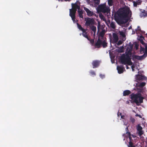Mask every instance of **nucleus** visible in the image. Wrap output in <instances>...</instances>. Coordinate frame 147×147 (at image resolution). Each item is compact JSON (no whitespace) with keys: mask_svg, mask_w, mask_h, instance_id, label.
I'll return each instance as SVG.
<instances>
[{"mask_svg":"<svg viewBox=\"0 0 147 147\" xmlns=\"http://www.w3.org/2000/svg\"><path fill=\"white\" fill-rule=\"evenodd\" d=\"M123 41L121 40H119L117 42V45H119L123 43Z\"/></svg>","mask_w":147,"mask_h":147,"instance_id":"ea45409f","label":"nucleus"},{"mask_svg":"<svg viewBox=\"0 0 147 147\" xmlns=\"http://www.w3.org/2000/svg\"><path fill=\"white\" fill-rule=\"evenodd\" d=\"M132 48H133V45H130L127 47V49L128 50H131V51H132Z\"/></svg>","mask_w":147,"mask_h":147,"instance_id":"473e14b6","label":"nucleus"},{"mask_svg":"<svg viewBox=\"0 0 147 147\" xmlns=\"http://www.w3.org/2000/svg\"><path fill=\"white\" fill-rule=\"evenodd\" d=\"M146 142L147 143V139H146Z\"/></svg>","mask_w":147,"mask_h":147,"instance_id":"052dcab7","label":"nucleus"},{"mask_svg":"<svg viewBox=\"0 0 147 147\" xmlns=\"http://www.w3.org/2000/svg\"><path fill=\"white\" fill-rule=\"evenodd\" d=\"M136 116H139L140 117H141V116H140V115H138V114H137L136 115Z\"/></svg>","mask_w":147,"mask_h":147,"instance_id":"603ef678","label":"nucleus"},{"mask_svg":"<svg viewBox=\"0 0 147 147\" xmlns=\"http://www.w3.org/2000/svg\"><path fill=\"white\" fill-rule=\"evenodd\" d=\"M130 13H131V11L129 7H127L119 9L114 13V19L118 24H123L126 22H125L124 21L128 17Z\"/></svg>","mask_w":147,"mask_h":147,"instance_id":"f257e3e1","label":"nucleus"},{"mask_svg":"<svg viewBox=\"0 0 147 147\" xmlns=\"http://www.w3.org/2000/svg\"><path fill=\"white\" fill-rule=\"evenodd\" d=\"M85 20L86 21L85 25L86 26H89L94 24V20L93 18H85Z\"/></svg>","mask_w":147,"mask_h":147,"instance_id":"423d86ee","label":"nucleus"},{"mask_svg":"<svg viewBox=\"0 0 147 147\" xmlns=\"http://www.w3.org/2000/svg\"><path fill=\"white\" fill-rule=\"evenodd\" d=\"M141 37H142L143 38H144L142 36H141Z\"/></svg>","mask_w":147,"mask_h":147,"instance_id":"e2e57ef3","label":"nucleus"},{"mask_svg":"<svg viewBox=\"0 0 147 147\" xmlns=\"http://www.w3.org/2000/svg\"><path fill=\"white\" fill-rule=\"evenodd\" d=\"M126 134H127V135L129 137V136H131V134L130 132H127Z\"/></svg>","mask_w":147,"mask_h":147,"instance_id":"de8ad7c7","label":"nucleus"},{"mask_svg":"<svg viewBox=\"0 0 147 147\" xmlns=\"http://www.w3.org/2000/svg\"><path fill=\"white\" fill-rule=\"evenodd\" d=\"M106 32L105 30H102L101 32H100L99 34V36L102 37H103Z\"/></svg>","mask_w":147,"mask_h":147,"instance_id":"a211bd4d","label":"nucleus"},{"mask_svg":"<svg viewBox=\"0 0 147 147\" xmlns=\"http://www.w3.org/2000/svg\"><path fill=\"white\" fill-rule=\"evenodd\" d=\"M128 147H136L135 146L133 145V144L132 142L129 141V144L128 145Z\"/></svg>","mask_w":147,"mask_h":147,"instance_id":"c85d7f7f","label":"nucleus"},{"mask_svg":"<svg viewBox=\"0 0 147 147\" xmlns=\"http://www.w3.org/2000/svg\"><path fill=\"white\" fill-rule=\"evenodd\" d=\"M128 1H131L132 0H128Z\"/></svg>","mask_w":147,"mask_h":147,"instance_id":"13d9d810","label":"nucleus"},{"mask_svg":"<svg viewBox=\"0 0 147 147\" xmlns=\"http://www.w3.org/2000/svg\"><path fill=\"white\" fill-rule=\"evenodd\" d=\"M130 98L134 100V102L137 104L140 103H142L143 102L144 98L142 96L140 93H138L136 94L132 93L130 95Z\"/></svg>","mask_w":147,"mask_h":147,"instance_id":"7ed1b4c3","label":"nucleus"},{"mask_svg":"<svg viewBox=\"0 0 147 147\" xmlns=\"http://www.w3.org/2000/svg\"><path fill=\"white\" fill-rule=\"evenodd\" d=\"M95 5H98L100 3V0H94Z\"/></svg>","mask_w":147,"mask_h":147,"instance_id":"2f4dec72","label":"nucleus"},{"mask_svg":"<svg viewBox=\"0 0 147 147\" xmlns=\"http://www.w3.org/2000/svg\"><path fill=\"white\" fill-rule=\"evenodd\" d=\"M131 93V91L129 90H126L123 92V95L124 96H128Z\"/></svg>","mask_w":147,"mask_h":147,"instance_id":"dca6fc26","label":"nucleus"},{"mask_svg":"<svg viewBox=\"0 0 147 147\" xmlns=\"http://www.w3.org/2000/svg\"><path fill=\"white\" fill-rule=\"evenodd\" d=\"M130 120L133 123H134L135 121V119L134 118H132V117H131L130 118Z\"/></svg>","mask_w":147,"mask_h":147,"instance_id":"a19ab883","label":"nucleus"},{"mask_svg":"<svg viewBox=\"0 0 147 147\" xmlns=\"http://www.w3.org/2000/svg\"><path fill=\"white\" fill-rule=\"evenodd\" d=\"M78 12L79 17L80 18H83V15H82L83 13V12L82 11L79 10Z\"/></svg>","mask_w":147,"mask_h":147,"instance_id":"6ab92c4d","label":"nucleus"},{"mask_svg":"<svg viewBox=\"0 0 147 147\" xmlns=\"http://www.w3.org/2000/svg\"><path fill=\"white\" fill-rule=\"evenodd\" d=\"M72 8L71 9H69V16L71 18L72 20L74 23H75L76 22H77L78 21V20H75L76 16L75 14L76 13L77 9L79 10L80 9V6L78 5L77 2L75 3H72L71 4Z\"/></svg>","mask_w":147,"mask_h":147,"instance_id":"f03ea898","label":"nucleus"},{"mask_svg":"<svg viewBox=\"0 0 147 147\" xmlns=\"http://www.w3.org/2000/svg\"><path fill=\"white\" fill-rule=\"evenodd\" d=\"M123 49L124 47L123 46H122L119 48V49L118 50V51L119 53H123L124 52Z\"/></svg>","mask_w":147,"mask_h":147,"instance_id":"5701e85b","label":"nucleus"},{"mask_svg":"<svg viewBox=\"0 0 147 147\" xmlns=\"http://www.w3.org/2000/svg\"><path fill=\"white\" fill-rule=\"evenodd\" d=\"M142 127L140 125H138L137 127V129L138 131L142 130Z\"/></svg>","mask_w":147,"mask_h":147,"instance_id":"c9c22d12","label":"nucleus"},{"mask_svg":"<svg viewBox=\"0 0 147 147\" xmlns=\"http://www.w3.org/2000/svg\"><path fill=\"white\" fill-rule=\"evenodd\" d=\"M132 70L133 71H134V68H132Z\"/></svg>","mask_w":147,"mask_h":147,"instance_id":"bf43d9fd","label":"nucleus"},{"mask_svg":"<svg viewBox=\"0 0 147 147\" xmlns=\"http://www.w3.org/2000/svg\"><path fill=\"white\" fill-rule=\"evenodd\" d=\"M77 26L78 28L79 29H80V30L82 31L83 30H84L81 26V25L79 24L78 23H77Z\"/></svg>","mask_w":147,"mask_h":147,"instance_id":"4be33fe9","label":"nucleus"},{"mask_svg":"<svg viewBox=\"0 0 147 147\" xmlns=\"http://www.w3.org/2000/svg\"><path fill=\"white\" fill-rule=\"evenodd\" d=\"M100 61L98 60H95L92 61V64L93 68L97 67L100 65Z\"/></svg>","mask_w":147,"mask_h":147,"instance_id":"6e6552de","label":"nucleus"},{"mask_svg":"<svg viewBox=\"0 0 147 147\" xmlns=\"http://www.w3.org/2000/svg\"><path fill=\"white\" fill-rule=\"evenodd\" d=\"M136 76V79L138 81L143 80H146L147 79L146 77L143 75H140V74L137 75Z\"/></svg>","mask_w":147,"mask_h":147,"instance_id":"0eeeda50","label":"nucleus"},{"mask_svg":"<svg viewBox=\"0 0 147 147\" xmlns=\"http://www.w3.org/2000/svg\"><path fill=\"white\" fill-rule=\"evenodd\" d=\"M144 53L143 55L142 56V57H145L147 56V50H144Z\"/></svg>","mask_w":147,"mask_h":147,"instance_id":"72a5a7b5","label":"nucleus"},{"mask_svg":"<svg viewBox=\"0 0 147 147\" xmlns=\"http://www.w3.org/2000/svg\"><path fill=\"white\" fill-rule=\"evenodd\" d=\"M121 113H120V115H121Z\"/></svg>","mask_w":147,"mask_h":147,"instance_id":"680f3d73","label":"nucleus"},{"mask_svg":"<svg viewBox=\"0 0 147 147\" xmlns=\"http://www.w3.org/2000/svg\"><path fill=\"white\" fill-rule=\"evenodd\" d=\"M124 69V67L122 66H117V69L119 74L122 73L123 72Z\"/></svg>","mask_w":147,"mask_h":147,"instance_id":"ddd939ff","label":"nucleus"},{"mask_svg":"<svg viewBox=\"0 0 147 147\" xmlns=\"http://www.w3.org/2000/svg\"><path fill=\"white\" fill-rule=\"evenodd\" d=\"M102 41L99 38H98V39L96 42L94 46L96 47L99 48L100 47L101 45H102Z\"/></svg>","mask_w":147,"mask_h":147,"instance_id":"9b49d317","label":"nucleus"},{"mask_svg":"<svg viewBox=\"0 0 147 147\" xmlns=\"http://www.w3.org/2000/svg\"><path fill=\"white\" fill-rule=\"evenodd\" d=\"M138 134L140 136L144 134V132L142 130H140L138 131Z\"/></svg>","mask_w":147,"mask_h":147,"instance_id":"e433bc0d","label":"nucleus"},{"mask_svg":"<svg viewBox=\"0 0 147 147\" xmlns=\"http://www.w3.org/2000/svg\"><path fill=\"white\" fill-rule=\"evenodd\" d=\"M90 29L93 31L94 32V33L96 32V26H92L90 27Z\"/></svg>","mask_w":147,"mask_h":147,"instance_id":"412c9836","label":"nucleus"},{"mask_svg":"<svg viewBox=\"0 0 147 147\" xmlns=\"http://www.w3.org/2000/svg\"><path fill=\"white\" fill-rule=\"evenodd\" d=\"M133 3L134 6L135 7H137V5H139L141 4V2L140 1V2H138V3L135 1H133Z\"/></svg>","mask_w":147,"mask_h":147,"instance_id":"a878e982","label":"nucleus"},{"mask_svg":"<svg viewBox=\"0 0 147 147\" xmlns=\"http://www.w3.org/2000/svg\"><path fill=\"white\" fill-rule=\"evenodd\" d=\"M102 44L103 48H105L107 46V43L104 40L102 41Z\"/></svg>","mask_w":147,"mask_h":147,"instance_id":"cd10ccee","label":"nucleus"},{"mask_svg":"<svg viewBox=\"0 0 147 147\" xmlns=\"http://www.w3.org/2000/svg\"><path fill=\"white\" fill-rule=\"evenodd\" d=\"M65 1H71V0H64Z\"/></svg>","mask_w":147,"mask_h":147,"instance_id":"3c124183","label":"nucleus"},{"mask_svg":"<svg viewBox=\"0 0 147 147\" xmlns=\"http://www.w3.org/2000/svg\"><path fill=\"white\" fill-rule=\"evenodd\" d=\"M84 9L86 12L87 15L89 16H91L93 15V12L92 11H90L88 8L84 7Z\"/></svg>","mask_w":147,"mask_h":147,"instance_id":"9d476101","label":"nucleus"},{"mask_svg":"<svg viewBox=\"0 0 147 147\" xmlns=\"http://www.w3.org/2000/svg\"><path fill=\"white\" fill-rule=\"evenodd\" d=\"M85 38H86L88 40H90V37H88V36H85Z\"/></svg>","mask_w":147,"mask_h":147,"instance_id":"a18cd8bd","label":"nucleus"},{"mask_svg":"<svg viewBox=\"0 0 147 147\" xmlns=\"http://www.w3.org/2000/svg\"><path fill=\"white\" fill-rule=\"evenodd\" d=\"M115 23L114 22H112L110 24V27L112 29H114L116 27L115 25Z\"/></svg>","mask_w":147,"mask_h":147,"instance_id":"aec40b11","label":"nucleus"},{"mask_svg":"<svg viewBox=\"0 0 147 147\" xmlns=\"http://www.w3.org/2000/svg\"><path fill=\"white\" fill-rule=\"evenodd\" d=\"M119 33L120 36H122L123 38H125V33L123 31H119Z\"/></svg>","mask_w":147,"mask_h":147,"instance_id":"393cba45","label":"nucleus"},{"mask_svg":"<svg viewBox=\"0 0 147 147\" xmlns=\"http://www.w3.org/2000/svg\"><path fill=\"white\" fill-rule=\"evenodd\" d=\"M146 16L147 14L144 10L143 11H141L140 15V16L141 18L145 17Z\"/></svg>","mask_w":147,"mask_h":147,"instance_id":"f3484780","label":"nucleus"},{"mask_svg":"<svg viewBox=\"0 0 147 147\" xmlns=\"http://www.w3.org/2000/svg\"><path fill=\"white\" fill-rule=\"evenodd\" d=\"M82 35L83 36L85 37V36H87V32L86 31V30L84 29V30H83L82 31Z\"/></svg>","mask_w":147,"mask_h":147,"instance_id":"bb28decb","label":"nucleus"},{"mask_svg":"<svg viewBox=\"0 0 147 147\" xmlns=\"http://www.w3.org/2000/svg\"><path fill=\"white\" fill-rule=\"evenodd\" d=\"M100 78L102 79L105 77V76L104 75H102V74H100Z\"/></svg>","mask_w":147,"mask_h":147,"instance_id":"c03bdc74","label":"nucleus"},{"mask_svg":"<svg viewBox=\"0 0 147 147\" xmlns=\"http://www.w3.org/2000/svg\"><path fill=\"white\" fill-rule=\"evenodd\" d=\"M139 46V45L137 43H136L135 45V48L136 50H137L138 49Z\"/></svg>","mask_w":147,"mask_h":147,"instance_id":"79ce46f5","label":"nucleus"},{"mask_svg":"<svg viewBox=\"0 0 147 147\" xmlns=\"http://www.w3.org/2000/svg\"><path fill=\"white\" fill-rule=\"evenodd\" d=\"M108 4L109 6H112L113 4V0H108Z\"/></svg>","mask_w":147,"mask_h":147,"instance_id":"c756f323","label":"nucleus"},{"mask_svg":"<svg viewBox=\"0 0 147 147\" xmlns=\"http://www.w3.org/2000/svg\"><path fill=\"white\" fill-rule=\"evenodd\" d=\"M146 84L145 82H141L138 85V86L140 88H143L146 85Z\"/></svg>","mask_w":147,"mask_h":147,"instance_id":"b1692460","label":"nucleus"},{"mask_svg":"<svg viewBox=\"0 0 147 147\" xmlns=\"http://www.w3.org/2000/svg\"><path fill=\"white\" fill-rule=\"evenodd\" d=\"M131 58L127 55H125V54H123L120 58L121 63L124 65L127 64L130 65H132L133 63L131 61Z\"/></svg>","mask_w":147,"mask_h":147,"instance_id":"20e7f679","label":"nucleus"},{"mask_svg":"<svg viewBox=\"0 0 147 147\" xmlns=\"http://www.w3.org/2000/svg\"><path fill=\"white\" fill-rule=\"evenodd\" d=\"M138 31H139L140 32H141V30L139 26H138L137 30H136V32L137 33L138 32Z\"/></svg>","mask_w":147,"mask_h":147,"instance_id":"4c0bfd02","label":"nucleus"},{"mask_svg":"<svg viewBox=\"0 0 147 147\" xmlns=\"http://www.w3.org/2000/svg\"><path fill=\"white\" fill-rule=\"evenodd\" d=\"M141 43L143 45H144L145 49L144 50H147V44H145L143 41L141 42Z\"/></svg>","mask_w":147,"mask_h":147,"instance_id":"58836bf2","label":"nucleus"},{"mask_svg":"<svg viewBox=\"0 0 147 147\" xmlns=\"http://www.w3.org/2000/svg\"><path fill=\"white\" fill-rule=\"evenodd\" d=\"M90 42L92 44H93L94 42V39H91L89 40Z\"/></svg>","mask_w":147,"mask_h":147,"instance_id":"37998d69","label":"nucleus"},{"mask_svg":"<svg viewBox=\"0 0 147 147\" xmlns=\"http://www.w3.org/2000/svg\"><path fill=\"white\" fill-rule=\"evenodd\" d=\"M103 16L102 14L99 15V17L100 18H101L102 17H103Z\"/></svg>","mask_w":147,"mask_h":147,"instance_id":"8fccbe9b","label":"nucleus"},{"mask_svg":"<svg viewBox=\"0 0 147 147\" xmlns=\"http://www.w3.org/2000/svg\"><path fill=\"white\" fill-rule=\"evenodd\" d=\"M98 25L97 26V31L98 32H99L100 30H105L104 29L105 27V25H101L99 22H98Z\"/></svg>","mask_w":147,"mask_h":147,"instance_id":"f8f14e48","label":"nucleus"},{"mask_svg":"<svg viewBox=\"0 0 147 147\" xmlns=\"http://www.w3.org/2000/svg\"><path fill=\"white\" fill-rule=\"evenodd\" d=\"M127 69H128V67H127Z\"/></svg>","mask_w":147,"mask_h":147,"instance_id":"0e129e2a","label":"nucleus"},{"mask_svg":"<svg viewBox=\"0 0 147 147\" xmlns=\"http://www.w3.org/2000/svg\"><path fill=\"white\" fill-rule=\"evenodd\" d=\"M141 72V71H139L138 72V73L139 74H141V72Z\"/></svg>","mask_w":147,"mask_h":147,"instance_id":"6e6d98bb","label":"nucleus"},{"mask_svg":"<svg viewBox=\"0 0 147 147\" xmlns=\"http://www.w3.org/2000/svg\"><path fill=\"white\" fill-rule=\"evenodd\" d=\"M90 74L93 76H94L96 75V73L93 70H91L90 71Z\"/></svg>","mask_w":147,"mask_h":147,"instance_id":"f704fd0d","label":"nucleus"},{"mask_svg":"<svg viewBox=\"0 0 147 147\" xmlns=\"http://www.w3.org/2000/svg\"><path fill=\"white\" fill-rule=\"evenodd\" d=\"M129 141L132 142V138L131 136H129Z\"/></svg>","mask_w":147,"mask_h":147,"instance_id":"49530a36","label":"nucleus"},{"mask_svg":"<svg viewBox=\"0 0 147 147\" xmlns=\"http://www.w3.org/2000/svg\"><path fill=\"white\" fill-rule=\"evenodd\" d=\"M126 52L125 54V55L126 56L127 55L129 57H130L131 58V56H132V51L129 50H127L126 49Z\"/></svg>","mask_w":147,"mask_h":147,"instance_id":"2eb2a0df","label":"nucleus"},{"mask_svg":"<svg viewBox=\"0 0 147 147\" xmlns=\"http://www.w3.org/2000/svg\"><path fill=\"white\" fill-rule=\"evenodd\" d=\"M132 59L133 61H135V59H137L138 60H141L143 57L139 56L136 55H133L132 56Z\"/></svg>","mask_w":147,"mask_h":147,"instance_id":"4468645a","label":"nucleus"},{"mask_svg":"<svg viewBox=\"0 0 147 147\" xmlns=\"http://www.w3.org/2000/svg\"><path fill=\"white\" fill-rule=\"evenodd\" d=\"M113 40L112 42L113 43L117 42L119 38L117 34L113 33Z\"/></svg>","mask_w":147,"mask_h":147,"instance_id":"1a4fd4ad","label":"nucleus"},{"mask_svg":"<svg viewBox=\"0 0 147 147\" xmlns=\"http://www.w3.org/2000/svg\"><path fill=\"white\" fill-rule=\"evenodd\" d=\"M98 11L103 13L110 14V9L108 6H106L105 3L99 5L98 8Z\"/></svg>","mask_w":147,"mask_h":147,"instance_id":"39448f33","label":"nucleus"},{"mask_svg":"<svg viewBox=\"0 0 147 147\" xmlns=\"http://www.w3.org/2000/svg\"><path fill=\"white\" fill-rule=\"evenodd\" d=\"M124 115H121V119H124Z\"/></svg>","mask_w":147,"mask_h":147,"instance_id":"09e8293b","label":"nucleus"},{"mask_svg":"<svg viewBox=\"0 0 147 147\" xmlns=\"http://www.w3.org/2000/svg\"><path fill=\"white\" fill-rule=\"evenodd\" d=\"M126 130L127 131H128V128L127 127L126 128Z\"/></svg>","mask_w":147,"mask_h":147,"instance_id":"864d4df0","label":"nucleus"},{"mask_svg":"<svg viewBox=\"0 0 147 147\" xmlns=\"http://www.w3.org/2000/svg\"><path fill=\"white\" fill-rule=\"evenodd\" d=\"M144 47H142V46L141 45L140 46V53L142 54V53H143L144 52Z\"/></svg>","mask_w":147,"mask_h":147,"instance_id":"7c9ffc66","label":"nucleus"},{"mask_svg":"<svg viewBox=\"0 0 147 147\" xmlns=\"http://www.w3.org/2000/svg\"><path fill=\"white\" fill-rule=\"evenodd\" d=\"M59 1H63V0H58Z\"/></svg>","mask_w":147,"mask_h":147,"instance_id":"5fc2aeb1","label":"nucleus"},{"mask_svg":"<svg viewBox=\"0 0 147 147\" xmlns=\"http://www.w3.org/2000/svg\"><path fill=\"white\" fill-rule=\"evenodd\" d=\"M131 68H134V67L133 66H131Z\"/></svg>","mask_w":147,"mask_h":147,"instance_id":"4d7b16f0","label":"nucleus"}]
</instances>
